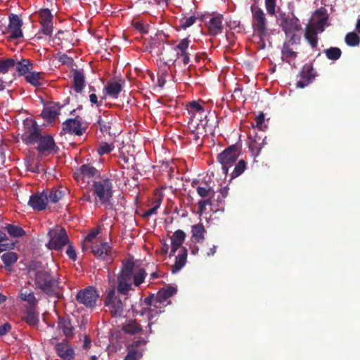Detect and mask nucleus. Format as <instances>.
<instances>
[{"instance_id":"412c9836","label":"nucleus","mask_w":360,"mask_h":360,"mask_svg":"<svg viewBox=\"0 0 360 360\" xmlns=\"http://www.w3.org/2000/svg\"><path fill=\"white\" fill-rule=\"evenodd\" d=\"M315 77L314 68L311 64H305L300 72V79L297 82V86L304 88L309 84Z\"/></svg>"},{"instance_id":"4d7b16f0","label":"nucleus","mask_w":360,"mask_h":360,"mask_svg":"<svg viewBox=\"0 0 360 360\" xmlns=\"http://www.w3.org/2000/svg\"><path fill=\"white\" fill-rule=\"evenodd\" d=\"M114 148L115 147L112 143L109 144L108 143H103L98 149V153L101 155L108 154L110 153L114 149Z\"/></svg>"},{"instance_id":"a18cd8bd","label":"nucleus","mask_w":360,"mask_h":360,"mask_svg":"<svg viewBox=\"0 0 360 360\" xmlns=\"http://www.w3.org/2000/svg\"><path fill=\"white\" fill-rule=\"evenodd\" d=\"M58 112L54 107H46L42 110L41 115L44 120L48 122H53L56 119Z\"/></svg>"},{"instance_id":"9d476101","label":"nucleus","mask_w":360,"mask_h":360,"mask_svg":"<svg viewBox=\"0 0 360 360\" xmlns=\"http://www.w3.org/2000/svg\"><path fill=\"white\" fill-rule=\"evenodd\" d=\"M86 130V127L83 126L82 120L77 117L66 120L62 124V134H69L75 136H82Z\"/></svg>"},{"instance_id":"2eb2a0df","label":"nucleus","mask_w":360,"mask_h":360,"mask_svg":"<svg viewBox=\"0 0 360 360\" xmlns=\"http://www.w3.org/2000/svg\"><path fill=\"white\" fill-rule=\"evenodd\" d=\"M314 18H317L314 22L309 25L312 27L314 30H317L319 33H321L325 30V27L329 25L328 23V14L324 8H321L314 12Z\"/></svg>"},{"instance_id":"052dcab7","label":"nucleus","mask_w":360,"mask_h":360,"mask_svg":"<svg viewBox=\"0 0 360 360\" xmlns=\"http://www.w3.org/2000/svg\"><path fill=\"white\" fill-rule=\"evenodd\" d=\"M134 27L142 33H147L148 31V25L145 24L141 20L136 21L133 23Z\"/></svg>"},{"instance_id":"f8f14e48","label":"nucleus","mask_w":360,"mask_h":360,"mask_svg":"<svg viewBox=\"0 0 360 360\" xmlns=\"http://www.w3.org/2000/svg\"><path fill=\"white\" fill-rule=\"evenodd\" d=\"M186 107L188 112L191 116L188 124L196 130H199L200 124H198V121L200 120V117H202L205 112L204 108L195 101L188 103Z\"/></svg>"},{"instance_id":"0e129e2a","label":"nucleus","mask_w":360,"mask_h":360,"mask_svg":"<svg viewBox=\"0 0 360 360\" xmlns=\"http://www.w3.org/2000/svg\"><path fill=\"white\" fill-rule=\"evenodd\" d=\"M133 278V272L127 271L122 270L121 273L117 276V280H122L125 281L129 282L131 279Z\"/></svg>"},{"instance_id":"c9c22d12","label":"nucleus","mask_w":360,"mask_h":360,"mask_svg":"<svg viewBox=\"0 0 360 360\" xmlns=\"http://www.w3.org/2000/svg\"><path fill=\"white\" fill-rule=\"evenodd\" d=\"M319 32L314 30L312 27L307 25L305 29L304 38L312 49H315L318 45Z\"/></svg>"},{"instance_id":"4468645a","label":"nucleus","mask_w":360,"mask_h":360,"mask_svg":"<svg viewBox=\"0 0 360 360\" xmlns=\"http://www.w3.org/2000/svg\"><path fill=\"white\" fill-rule=\"evenodd\" d=\"M39 21L41 27V32L45 35L51 36L53 32V15L49 8L39 11Z\"/></svg>"},{"instance_id":"6ab92c4d","label":"nucleus","mask_w":360,"mask_h":360,"mask_svg":"<svg viewBox=\"0 0 360 360\" xmlns=\"http://www.w3.org/2000/svg\"><path fill=\"white\" fill-rule=\"evenodd\" d=\"M99 171L90 164H84L74 173L75 179L79 180H84L85 178L90 179L99 176Z\"/></svg>"},{"instance_id":"6e6552de","label":"nucleus","mask_w":360,"mask_h":360,"mask_svg":"<svg viewBox=\"0 0 360 360\" xmlns=\"http://www.w3.org/2000/svg\"><path fill=\"white\" fill-rule=\"evenodd\" d=\"M99 296V292L94 286H88L79 290L75 299L79 304L87 309H93L96 307Z\"/></svg>"},{"instance_id":"39448f33","label":"nucleus","mask_w":360,"mask_h":360,"mask_svg":"<svg viewBox=\"0 0 360 360\" xmlns=\"http://www.w3.org/2000/svg\"><path fill=\"white\" fill-rule=\"evenodd\" d=\"M104 306L113 317H121L124 311L123 303L120 298L115 288H111L107 292L104 300Z\"/></svg>"},{"instance_id":"de8ad7c7","label":"nucleus","mask_w":360,"mask_h":360,"mask_svg":"<svg viewBox=\"0 0 360 360\" xmlns=\"http://www.w3.org/2000/svg\"><path fill=\"white\" fill-rule=\"evenodd\" d=\"M247 163L244 160H240L235 165L233 171L230 174V179H233L241 175L246 169Z\"/></svg>"},{"instance_id":"5701e85b","label":"nucleus","mask_w":360,"mask_h":360,"mask_svg":"<svg viewBox=\"0 0 360 360\" xmlns=\"http://www.w3.org/2000/svg\"><path fill=\"white\" fill-rule=\"evenodd\" d=\"M112 250V247L108 242L96 243L92 245L91 252L93 255L101 259H105L109 256Z\"/></svg>"},{"instance_id":"c85d7f7f","label":"nucleus","mask_w":360,"mask_h":360,"mask_svg":"<svg viewBox=\"0 0 360 360\" xmlns=\"http://www.w3.org/2000/svg\"><path fill=\"white\" fill-rule=\"evenodd\" d=\"M122 90V84L120 82L110 80L104 87L103 91L108 96L117 98L120 93Z\"/></svg>"},{"instance_id":"49530a36","label":"nucleus","mask_w":360,"mask_h":360,"mask_svg":"<svg viewBox=\"0 0 360 360\" xmlns=\"http://www.w3.org/2000/svg\"><path fill=\"white\" fill-rule=\"evenodd\" d=\"M323 53H325L326 58L330 60H337L342 56V51L338 47H330L328 49H324Z\"/></svg>"},{"instance_id":"7ed1b4c3","label":"nucleus","mask_w":360,"mask_h":360,"mask_svg":"<svg viewBox=\"0 0 360 360\" xmlns=\"http://www.w3.org/2000/svg\"><path fill=\"white\" fill-rule=\"evenodd\" d=\"M47 236L49 238L46 247L51 250L60 251L69 243V238L64 228L56 226L49 229Z\"/></svg>"},{"instance_id":"ea45409f","label":"nucleus","mask_w":360,"mask_h":360,"mask_svg":"<svg viewBox=\"0 0 360 360\" xmlns=\"http://www.w3.org/2000/svg\"><path fill=\"white\" fill-rule=\"evenodd\" d=\"M169 304V302L165 303L160 300H158L156 297L155 298L154 306L153 308L148 309V318L149 321H151L154 315L160 314L164 311V308Z\"/></svg>"},{"instance_id":"f03ea898","label":"nucleus","mask_w":360,"mask_h":360,"mask_svg":"<svg viewBox=\"0 0 360 360\" xmlns=\"http://www.w3.org/2000/svg\"><path fill=\"white\" fill-rule=\"evenodd\" d=\"M92 191L96 196V203H99L106 209H112L113 191L112 184L108 178L94 181L92 185Z\"/></svg>"},{"instance_id":"b1692460","label":"nucleus","mask_w":360,"mask_h":360,"mask_svg":"<svg viewBox=\"0 0 360 360\" xmlns=\"http://www.w3.org/2000/svg\"><path fill=\"white\" fill-rule=\"evenodd\" d=\"M296 34H293L291 36L290 39L288 41L284 42L282 50V58L284 60L286 59H295L297 57V53L294 51L290 47V45L296 44ZM286 62L290 63L289 60H286Z\"/></svg>"},{"instance_id":"393cba45","label":"nucleus","mask_w":360,"mask_h":360,"mask_svg":"<svg viewBox=\"0 0 360 360\" xmlns=\"http://www.w3.org/2000/svg\"><path fill=\"white\" fill-rule=\"evenodd\" d=\"M253 133L250 134V141L249 143V148L252 151V154L255 156L259 155L262 146L264 145V139L262 136H259L257 133L255 131V129H253Z\"/></svg>"},{"instance_id":"864d4df0","label":"nucleus","mask_w":360,"mask_h":360,"mask_svg":"<svg viewBox=\"0 0 360 360\" xmlns=\"http://www.w3.org/2000/svg\"><path fill=\"white\" fill-rule=\"evenodd\" d=\"M128 352L124 360H140L143 356V351L128 348Z\"/></svg>"},{"instance_id":"603ef678","label":"nucleus","mask_w":360,"mask_h":360,"mask_svg":"<svg viewBox=\"0 0 360 360\" xmlns=\"http://www.w3.org/2000/svg\"><path fill=\"white\" fill-rule=\"evenodd\" d=\"M197 18L195 15L189 17L184 16L179 20L180 27L183 30H186L192 26L196 21Z\"/></svg>"},{"instance_id":"5fc2aeb1","label":"nucleus","mask_w":360,"mask_h":360,"mask_svg":"<svg viewBox=\"0 0 360 360\" xmlns=\"http://www.w3.org/2000/svg\"><path fill=\"white\" fill-rule=\"evenodd\" d=\"M131 285L128 281L117 280V294L126 295L131 289Z\"/></svg>"},{"instance_id":"13d9d810","label":"nucleus","mask_w":360,"mask_h":360,"mask_svg":"<svg viewBox=\"0 0 360 360\" xmlns=\"http://www.w3.org/2000/svg\"><path fill=\"white\" fill-rule=\"evenodd\" d=\"M190 41L188 38H184L176 46L175 50H179V52L186 51L189 46Z\"/></svg>"},{"instance_id":"0eeeda50","label":"nucleus","mask_w":360,"mask_h":360,"mask_svg":"<svg viewBox=\"0 0 360 360\" xmlns=\"http://www.w3.org/2000/svg\"><path fill=\"white\" fill-rule=\"evenodd\" d=\"M252 13V26L257 35H267L268 21L264 11L259 6L252 5L250 7Z\"/></svg>"},{"instance_id":"f257e3e1","label":"nucleus","mask_w":360,"mask_h":360,"mask_svg":"<svg viewBox=\"0 0 360 360\" xmlns=\"http://www.w3.org/2000/svg\"><path fill=\"white\" fill-rule=\"evenodd\" d=\"M28 274L36 290L49 297H58L60 279L54 276L48 268L42 266L39 262H33L28 268Z\"/></svg>"},{"instance_id":"ddd939ff","label":"nucleus","mask_w":360,"mask_h":360,"mask_svg":"<svg viewBox=\"0 0 360 360\" xmlns=\"http://www.w3.org/2000/svg\"><path fill=\"white\" fill-rule=\"evenodd\" d=\"M22 21L16 14L9 15V24L6 28L7 33L10 34L8 39L10 40L18 39L22 37Z\"/></svg>"},{"instance_id":"c03bdc74","label":"nucleus","mask_w":360,"mask_h":360,"mask_svg":"<svg viewBox=\"0 0 360 360\" xmlns=\"http://www.w3.org/2000/svg\"><path fill=\"white\" fill-rule=\"evenodd\" d=\"M16 65V60L14 58L0 59V74H6L9 70L13 68Z\"/></svg>"},{"instance_id":"e2e57ef3","label":"nucleus","mask_w":360,"mask_h":360,"mask_svg":"<svg viewBox=\"0 0 360 360\" xmlns=\"http://www.w3.org/2000/svg\"><path fill=\"white\" fill-rule=\"evenodd\" d=\"M66 250V255L72 261H76L77 256L75 248L69 243Z\"/></svg>"},{"instance_id":"a211bd4d","label":"nucleus","mask_w":360,"mask_h":360,"mask_svg":"<svg viewBox=\"0 0 360 360\" xmlns=\"http://www.w3.org/2000/svg\"><path fill=\"white\" fill-rule=\"evenodd\" d=\"M48 203L47 194L43 191L41 193H36L30 197L28 205L37 211H42L46 210Z\"/></svg>"},{"instance_id":"20e7f679","label":"nucleus","mask_w":360,"mask_h":360,"mask_svg":"<svg viewBox=\"0 0 360 360\" xmlns=\"http://www.w3.org/2000/svg\"><path fill=\"white\" fill-rule=\"evenodd\" d=\"M23 127L22 141L27 146L37 143L41 135V131L37 122L33 119H26L23 121Z\"/></svg>"},{"instance_id":"69168bd1","label":"nucleus","mask_w":360,"mask_h":360,"mask_svg":"<svg viewBox=\"0 0 360 360\" xmlns=\"http://www.w3.org/2000/svg\"><path fill=\"white\" fill-rule=\"evenodd\" d=\"M100 233V228L92 229L85 237V242H91Z\"/></svg>"},{"instance_id":"1a4fd4ad","label":"nucleus","mask_w":360,"mask_h":360,"mask_svg":"<svg viewBox=\"0 0 360 360\" xmlns=\"http://www.w3.org/2000/svg\"><path fill=\"white\" fill-rule=\"evenodd\" d=\"M278 20L280 27L287 37L295 34V32L301 29L300 20L292 13H281L279 14Z\"/></svg>"},{"instance_id":"473e14b6","label":"nucleus","mask_w":360,"mask_h":360,"mask_svg":"<svg viewBox=\"0 0 360 360\" xmlns=\"http://www.w3.org/2000/svg\"><path fill=\"white\" fill-rule=\"evenodd\" d=\"M35 306L27 307L22 317V319L31 326L37 325L39 322V314L34 309Z\"/></svg>"},{"instance_id":"79ce46f5","label":"nucleus","mask_w":360,"mask_h":360,"mask_svg":"<svg viewBox=\"0 0 360 360\" xmlns=\"http://www.w3.org/2000/svg\"><path fill=\"white\" fill-rule=\"evenodd\" d=\"M15 243L10 241L6 234L0 231V253L13 249Z\"/></svg>"},{"instance_id":"72a5a7b5","label":"nucleus","mask_w":360,"mask_h":360,"mask_svg":"<svg viewBox=\"0 0 360 360\" xmlns=\"http://www.w3.org/2000/svg\"><path fill=\"white\" fill-rule=\"evenodd\" d=\"M177 290L175 287L173 286H167V288H164L160 289L155 297L158 300L165 303L169 302V304L171 303L170 301H168V299L176 294Z\"/></svg>"},{"instance_id":"338daca9","label":"nucleus","mask_w":360,"mask_h":360,"mask_svg":"<svg viewBox=\"0 0 360 360\" xmlns=\"http://www.w3.org/2000/svg\"><path fill=\"white\" fill-rule=\"evenodd\" d=\"M177 58L181 59L184 65H186L190 62V56L189 53L186 51L178 52Z\"/></svg>"},{"instance_id":"9b49d317","label":"nucleus","mask_w":360,"mask_h":360,"mask_svg":"<svg viewBox=\"0 0 360 360\" xmlns=\"http://www.w3.org/2000/svg\"><path fill=\"white\" fill-rule=\"evenodd\" d=\"M219 120L216 115L215 112H209L207 115H205L204 119L202 116L200 117L198 124H200V129L198 130V133L202 134L209 133L213 134L217 126L219 124Z\"/></svg>"},{"instance_id":"e433bc0d","label":"nucleus","mask_w":360,"mask_h":360,"mask_svg":"<svg viewBox=\"0 0 360 360\" xmlns=\"http://www.w3.org/2000/svg\"><path fill=\"white\" fill-rule=\"evenodd\" d=\"M187 258V249L185 247L181 248V252L176 257L174 264L172 266V272L175 274L180 271L186 264Z\"/></svg>"},{"instance_id":"c756f323","label":"nucleus","mask_w":360,"mask_h":360,"mask_svg":"<svg viewBox=\"0 0 360 360\" xmlns=\"http://www.w3.org/2000/svg\"><path fill=\"white\" fill-rule=\"evenodd\" d=\"M122 330L126 334L134 335L140 333L143 328L136 320L130 319L122 324Z\"/></svg>"},{"instance_id":"423d86ee","label":"nucleus","mask_w":360,"mask_h":360,"mask_svg":"<svg viewBox=\"0 0 360 360\" xmlns=\"http://www.w3.org/2000/svg\"><path fill=\"white\" fill-rule=\"evenodd\" d=\"M238 156L239 150L236 145L227 147L217 155V160L221 164L223 173L226 176L228 175L229 169L236 163Z\"/></svg>"},{"instance_id":"f704fd0d","label":"nucleus","mask_w":360,"mask_h":360,"mask_svg":"<svg viewBox=\"0 0 360 360\" xmlns=\"http://www.w3.org/2000/svg\"><path fill=\"white\" fill-rule=\"evenodd\" d=\"M74 89L77 93H81L85 86V77L82 72L75 70L73 71Z\"/></svg>"},{"instance_id":"aec40b11","label":"nucleus","mask_w":360,"mask_h":360,"mask_svg":"<svg viewBox=\"0 0 360 360\" xmlns=\"http://www.w3.org/2000/svg\"><path fill=\"white\" fill-rule=\"evenodd\" d=\"M223 19L224 16L221 14H217L210 18L207 23V31L210 36L216 37L222 32Z\"/></svg>"},{"instance_id":"a878e982","label":"nucleus","mask_w":360,"mask_h":360,"mask_svg":"<svg viewBox=\"0 0 360 360\" xmlns=\"http://www.w3.org/2000/svg\"><path fill=\"white\" fill-rule=\"evenodd\" d=\"M15 60H16V65L14 68L19 76H25L31 70H33L34 64L30 59L22 58L18 60L16 58Z\"/></svg>"},{"instance_id":"4c0bfd02","label":"nucleus","mask_w":360,"mask_h":360,"mask_svg":"<svg viewBox=\"0 0 360 360\" xmlns=\"http://www.w3.org/2000/svg\"><path fill=\"white\" fill-rule=\"evenodd\" d=\"M44 74L41 72H35L31 70L25 77L27 82L30 83L35 87H39L42 85L41 80L44 79Z\"/></svg>"},{"instance_id":"f3484780","label":"nucleus","mask_w":360,"mask_h":360,"mask_svg":"<svg viewBox=\"0 0 360 360\" xmlns=\"http://www.w3.org/2000/svg\"><path fill=\"white\" fill-rule=\"evenodd\" d=\"M55 350L58 356L63 360H72L75 358V350L72 345L65 340L61 342L56 343L55 345Z\"/></svg>"},{"instance_id":"680f3d73","label":"nucleus","mask_w":360,"mask_h":360,"mask_svg":"<svg viewBox=\"0 0 360 360\" xmlns=\"http://www.w3.org/2000/svg\"><path fill=\"white\" fill-rule=\"evenodd\" d=\"M148 340L145 338H139V340L133 341L127 347L132 349H139L138 348L141 345H146Z\"/></svg>"},{"instance_id":"2f4dec72","label":"nucleus","mask_w":360,"mask_h":360,"mask_svg":"<svg viewBox=\"0 0 360 360\" xmlns=\"http://www.w3.org/2000/svg\"><path fill=\"white\" fill-rule=\"evenodd\" d=\"M103 115L105 117V118H103L101 116L98 117L97 123L99 125L101 131L103 134H107L111 136L110 129L113 117L111 115L110 117H109L106 111L103 112Z\"/></svg>"},{"instance_id":"dca6fc26","label":"nucleus","mask_w":360,"mask_h":360,"mask_svg":"<svg viewBox=\"0 0 360 360\" xmlns=\"http://www.w3.org/2000/svg\"><path fill=\"white\" fill-rule=\"evenodd\" d=\"M37 142V149L40 154L49 155L58 149L53 138L50 135H41Z\"/></svg>"},{"instance_id":"a19ab883","label":"nucleus","mask_w":360,"mask_h":360,"mask_svg":"<svg viewBox=\"0 0 360 360\" xmlns=\"http://www.w3.org/2000/svg\"><path fill=\"white\" fill-rule=\"evenodd\" d=\"M18 297L21 300L27 302L30 306H36L37 304V300L34 292L29 289H22L19 292Z\"/></svg>"},{"instance_id":"bf43d9fd","label":"nucleus","mask_w":360,"mask_h":360,"mask_svg":"<svg viewBox=\"0 0 360 360\" xmlns=\"http://www.w3.org/2000/svg\"><path fill=\"white\" fill-rule=\"evenodd\" d=\"M58 61L60 62L63 65H66L69 67L72 66L74 63L73 59L65 53H63L59 56Z\"/></svg>"},{"instance_id":"7c9ffc66","label":"nucleus","mask_w":360,"mask_h":360,"mask_svg":"<svg viewBox=\"0 0 360 360\" xmlns=\"http://www.w3.org/2000/svg\"><path fill=\"white\" fill-rule=\"evenodd\" d=\"M198 183V181H193L191 184V186L193 188H196L198 194L202 198H206L207 197H213L214 192L211 186H210L207 182H204L201 185L196 186Z\"/></svg>"},{"instance_id":"37998d69","label":"nucleus","mask_w":360,"mask_h":360,"mask_svg":"<svg viewBox=\"0 0 360 360\" xmlns=\"http://www.w3.org/2000/svg\"><path fill=\"white\" fill-rule=\"evenodd\" d=\"M4 229L7 231L8 233L15 238L22 237L26 234L23 229L19 226L8 224Z\"/></svg>"},{"instance_id":"8fccbe9b","label":"nucleus","mask_w":360,"mask_h":360,"mask_svg":"<svg viewBox=\"0 0 360 360\" xmlns=\"http://www.w3.org/2000/svg\"><path fill=\"white\" fill-rule=\"evenodd\" d=\"M64 195V192L58 188H53L49 191L48 196V202L53 203L58 202Z\"/></svg>"},{"instance_id":"3c124183","label":"nucleus","mask_w":360,"mask_h":360,"mask_svg":"<svg viewBox=\"0 0 360 360\" xmlns=\"http://www.w3.org/2000/svg\"><path fill=\"white\" fill-rule=\"evenodd\" d=\"M147 273L145 269H139L134 274H133V281L135 286H139L143 283Z\"/></svg>"},{"instance_id":"09e8293b","label":"nucleus","mask_w":360,"mask_h":360,"mask_svg":"<svg viewBox=\"0 0 360 360\" xmlns=\"http://www.w3.org/2000/svg\"><path fill=\"white\" fill-rule=\"evenodd\" d=\"M345 41L349 46H356L360 44V37L355 32H351L346 34Z\"/></svg>"},{"instance_id":"bb28decb","label":"nucleus","mask_w":360,"mask_h":360,"mask_svg":"<svg viewBox=\"0 0 360 360\" xmlns=\"http://www.w3.org/2000/svg\"><path fill=\"white\" fill-rule=\"evenodd\" d=\"M1 260L4 262V268L8 272H12L13 265L18 259V255L16 252L11 251H5L1 256Z\"/></svg>"},{"instance_id":"6e6d98bb","label":"nucleus","mask_w":360,"mask_h":360,"mask_svg":"<svg viewBox=\"0 0 360 360\" xmlns=\"http://www.w3.org/2000/svg\"><path fill=\"white\" fill-rule=\"evenodd\" d=\"M265 8L269 15H275L276 8V0H265Z\"/></svg>"},{"instance_id":"cd10ccee","label":"nucleus","mask_w":360,"mask_h":360,"mask_svg":"<svg viewBox=\"0 0 360 360\" xmlns=\"http://www.w3.org/2000/svg\"><path fill=\"white\" fill-rule=\"evenodd\" d=\"M186 238V233L184 231L179 229L171 236V252L174 255L176 251L179 249L184 243Z\"/></svg>"},{"instance_id":"774afa93","label":"nucleus","mask_w":360,"mask_h":360,"mask_svg":"<svg viewBox=\"0 0 360 360\" xmlns=\"http://www.w3.org/2000/svg\"><path fill=\"white\" fill-rule=\"evenodd\" d=\"M264 122V115L263 112H261L255 118L256 126L253 127V129L255 128L256 129V128H257L259 130L262 131Z\"/></svg>"},{"instance_id":"4be33fe9","label":"nucleus","mask_w":360,"mask_h":360,"mask_svg":"<svg viewBox=\"0 0 360 360\" xmlns=\"http://www.w3.org/2000/svg\"><path fill=\"white\" fill-rule=\"evenodd\" d=\"M57 326L60 330L66 339H72L75 336V328L71 323L68 316H58Z\"/></svg>"},{"instance_id":"58836bf2","label":"nucleus","mask_w":360,"mask_h":360,"mask_svg":"<svg viewBox=\"0 0 360 360\" xmlns=\"http://www.w3.org/2000/svg\"><path fill=\"white\" fill-rule=\"evenodd\" d=\"M192 238L196 243H202L205 239V229L202 223L192 226Z\"/></svg>"}]
</instances>
